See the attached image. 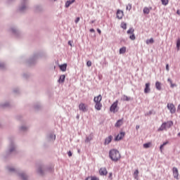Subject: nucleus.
Instances as JSON below:
<instances>
[{
  "label": "nucleus",
  "mask_w": 180,
  "mask_h": 180,
  "mask_svg": "<svg viewBox=\"0 0 180 180\" xmlns=\"http://www.w3.org/2000/svg\"><path fill=\"white\" fill-rule=\"evenodd\" d=\"M60 70H61L63 72H65L67 71V63H65L63 65H59Z\"/></svg>",
  "instance_id": "nucleus-15"
},
{
  "label": "nucleus",
  "mask_w": 180,
  "mask_h": 180,
  "mask_svg": "<svg viewBox=\"0 0 180 180\" xmlns=\"http://www.w3.org/2000/svg\"><path fill=\"white\" fill-rule=\"evenodd\" d=\"M10 151H11V153H12V151H13V149H11Z\"/></svg>",
  "instance_id": "nucleus-52"
},
{
  "label": "nucleus",
  "mask_w": 180,
  "mask_h": 180,
  "mask_svg": "<svg viewBox=\"0 0 180 180\" xmlns=\"http://www.w3.org/2000/svg\"><path fill=\"white\" fill-rule=\"evenodd\" d=\"M179 137H180V132L178 134Z\"/></svg>",
  "instance_id": "nucleus-53"
},
{
  "label": "nucleus",
  "mask_w": 180,
  "mask_h": 180,
  "mask_svg": "<svg viewBox=\"0 0 180 180\" xmlns=\"http://www.w3.org/2000/svg\"><path fill=\"white\" fill-rule=\"evenodd\" d=\"M127 34H131L129 39L131 40H136V35H134V29L130 28L127 30Z\"/></svg>",
  "instance_id": "nucleus-5"
},
{
  "label": "nucleus",
  "mask_w": 180,
  "mask_h": 180,
  "mask_svg": "<svg viewBox=\"0 0 180 180\" xmlns=\"http://www.w3.org/2000/svg\"><path fill=\"white\" fill-rule=\"evenodd\" d=\"M21 129H22V130H25V128H24V127H21Z\"/></svg>",
  "instance_id": "nucleus-51"
},
{
  "label": "nucleus",
  "mask_w": 180,
  "mask_h": 180,
  "mask_svg": "<svg viewBox=\"0 0 180 180\" xmlns=\"http://www.w3.org/2000/svg\"><path fill=\"white\" fill-rule=\"evenodd\" d=\"M79 22V17H77L75 20V23H78Z\"/></svg>",
  "instance_id": "nucleus-37"
},
{
  "label": "nucleus",
  "mask_w": 180,
  "mask_h": 180,
  "mask_svg": "<svg viewBox=\"0 0 180 180\" xmlns=\"http://www.w3.org/2000/svg\"><path fill=\"white\" fill-rule=\"evenodd\" d=\"M112 175L113 174H112V172L109 173V176H108L109 179L110 180L113 179Z\"/></svg>",
  "instance_id": "nucleus-34"
},
{
  "label": "nucleus",
  "mask_w": 180,
  "mask_h": 180,
  "mask_svg": "<svg viewBox=\"0 0 180 180\" xmlns=\"http://www.w3.org/2000/svg\"><path fill=\"white\" fill-rule=\"evenodd\" d=\"M136 130H139L140 129V125H136Z\"/></svg>",
  "instance_id": "nucleus-43"
},
{
  "label": "nucleus",
  "mask_w": 180,
  "mask_h": 180,
  "mask_svg": "<svg viewBox=\"0 0 180 180\" xmlns=\"http://www.w3.org/2000/svg\"><path fill=\"white\" fill-rule=\"evenodd\" d=\"M134 176L135 179H139V171L138 170H136L134 172Z\"/></svg>",
  "instance_id": "nucleus-30"
},
{
  "label": "nucleus",
  "mask_w": 180,
  "mask_h": 180,
  "mask_svg": "<svg viewBox=\"0 0 180 180\" xmlns=\"http://www.w3.org/2000/svg\"><path fill=\"white\" fill-rule=\"evenodd\" d=\"M155 88L158 89V91H161V82H155Z\"/></svg>",
  "instance_id": "nucleus-20"
},
{
  "label": "nucleus",
  "mask_w": 180,
  "mask_h": 180,
  "mask_svg": "<svg viewBox=\"0 0 180 180\" xmlns=\"http://www.w3.org/2000/svg\"><path fill=\"white\" fill-rule=\"evenodd\" d=\"M8 171H10V172L15 171V169L9 168Z\"/></svg>",
  "instance_id": "nucleus-44"
},
{
  "label": "nucleus",
  "mask_w": 180,
  "mask_h": 180,
  "mask_svg": "<svg viewBox=\"0 0 180 180\" xmlns=\"http://www.w3.org/2000/svg\"><path fill=\"white\" fill-rule=\"evenodd\" d=\"M86 65L87 67H91L92 65V62H91V60H88L86 62Z\"/></svg>",
  "instance_id": "nucleus-32"
},
{
  "label": "nucleus",
  "mask_w": 180,
  "mask_h": 180,
  "mask_svg": "<svg viewBox=\"0 0 180 180\" xmlns=\"http://www.w3.org/2000/svg\"><path fill=\"white\" fill-rule=\"evenodd\" d=\"M167 109H169L170 113L174 114L176 111L174 103H167Z\"/></svg>",
  "instance_id": "nucleus-6"
},
{
  "label": "nucleus",
  "mask_w": 180,
  "mask_h": 180,
  "mask_svg": "<svg viewBox=\"0 0 180 180\" xmlns=\"http://www.w3.org/2000/svg\"><path fill=\"white\" fill-rule=\"evenodd\" d=\"M125 133L124 132H120L115 139V141H119L124 137Z\"/></svg>",
  "instance_id": "nucleus-9"
},
{
  "label": "nucleus",
  "mask_w": 180,
  "mask_h": 180,
  "mask_svg": "<svg viewBox=\"0 0 180 180\" xmlns=\"http://www.w3.org/2000/svg\"><path fill=\"white\" fill-rule=\"evenodd\" d=\"M65 81V75H60L58 79V82H60V84H63L64 83Z\"/></svg>",
  "instance_id": "nucleus-18"
},
{
  "label": "nucleus",
  "mask_w": 180,
  "mask_h": 180,
  "mask_svg": "<svg viewBox=\"0 0 180 180\" xmlns=\"http://www.w3.org/2000/svg\"><path fill=\"white\" fill-rule=\"evenodd\" d=\"M127 51V48L126 46H123L121 49H120V54H124Z\"/></svg>",
  "instance_id": "nucleus-21"
},
{
  "label": "nucleus",
  "mask_w": 180,
  "mask_h": 180,
  "mask_svg": "<svg viewBox=\"0 0 180 180\" xmlns=\"http://www.w3.org/2000/svg\"><path fill=\"white\" fill-rule=\"evenodd\" d=\"M25 7H22V8H20V11H25Z\"/></svg>",
  "instance_id": "nucleus-48"
},
{
  "label": "nucleus",
  "mask_w": 180,
  "mask_h": 180,
  "mask_svg": "<svg viewBox=\"0 0 180 180\" xmlns=\"http://www.w3.org/2000/svg\"><path fill=\"white\" fill-rule=\"evenodd\" d=\"M91 140H92V138H90V139H89V137H86V140H85V142H86V143H88V142L91 141Z\"/></svg>",
  "instance_id": "nucleus-33"
},
{
  "label": "nucleus",
  "mask_w": 180,
  "mask_h": 180,
  "mask_svg": "<svg viewBox=\"0 0 180 180\" xmlns=\"http://www.w3.org/2000/svg\"><path fill=\"white\" fill-rule=\"evenodd\" d=\"M172 88H174V86L172 84Z\"/></svg>",
  "instance_id": "nucleus-54"
},
{
  "label": "nucleus",
  "mask_w": 180,
  "mask_h": 180,
  "mask_svg": "<svg viewBox=\"0 0 180 180\" xmlns=\"http://www.w3.org/2000/svg\"><path fill=\"white\" fill-rule=\"evenodd\" d=\"M68 44H69V46H70L71 47H72V44H71V41H68Z\"/></svg>",
  "instance_id": "nucleus-42"
},
{
  "label": "nucleus",
  "mask_w": 180,
  "mask_h": 180,
  "mask_svg": "<svg viewBox=\"0 0 180 180\" xmlns=\"http://www.w3.org/2000/svg\"><path fill=\"white\" fill-rule=\"evenodd\" d=\"M101 101L102 95L99 94L98 96L94 97V102L96 103L95 109H96V110H101V109H102V103H101Z\"/></svg>",
  "instance_id": "nucleus-2"
},
{
  "label": "nucleus",
  "mask_w": 180,
  "mask_h": 180,
  "mask_svg": "<svg viewBox=\"0 0 180 180\" xmlns=\"http://www.w3.org/2000/svg\"><path fill=\"white\" fill-rule=\"evenodd\" d=\"M124 14L123 13V11L117 10V19H122Z\"/></svg>",
  "instance_id": "nucleus-11"
},
{
  "label": "nucleus",
  "mask_w": 180,
  "mask_h": 180,
  "mask_svg": "<svg viewBox=\"0 0 180 180\" xmlns=\"http://www.w3.org/2000/svg\"><path fill=\"white\" fill-rule=\"evenodd\" d=\"M176 48H177V50L179 51V49H180V39L179 38L176 41Z\"/></svg>",
  "instance_id": "nucleus-29"
},
{
  "label": "nucleus",
  "mask_w": 180,
  "mask_h": 180,
  "mask_svg": "<svg viewBox=\"0 0 180 180\" xmlns=\"http://www.w3.org/2000/svg\"><path fill=\"white\" fill-rule=\"evenodd\" d=\"M4 66H5V65H4V63L0 64V68L4 67Z\"/></svg>",
  "instance_id": "nucleus-45"
},
{
  "label": "nucleus",
  "mask_w": 180,
  "mask_h": 180,
  "mask_svg": "<svg viewBox=\"0 0 180 180\" xmlns=\"http://www.w3.org/2000/svg\"><path fill=\"white\" fill-rule=\"evenodd\" d=\"M166 70L167 71H169V66L168 65V64L166 65Z\"/></svg>",
  "instance_id": "nucleus-38"
},
{
  "label": "nucleus",
  "mask_w": 180,
  "mask_h": 180,
  "mask_svg": "<svg viewBox=\"0 0 180 180\" xmlns=\"http://www.w3.org/2000/svg\"><path fill=\"white\" fill-rule=\"evenodd\" d=\"M119 103V101H116L114 102L110 108V111L112 112V113H116L117 112V105Z\"/></svg>",
  "instance_id": "nucleus-4"
},
{
  "label": "nucleus",
  "mask_w": 180,
  "mask_h": 180,
  "mask_svg": "<svg viewBox=\"0 0 180 180\" xmlns=\"http://www.w3.org/2000/svg\"><path fill=\"white\" fill-rule=\"evenodd\" d=\"M20 177H21V179H22V180L27 179V176H26V174H25L24 173L20 174Z\"/></svg>",
  "instance_id": "nucleus-28"
},
{
  "label": "nucleus",
  "mask_w": 180,
  "mask_h": 180,
  "mask_svg": "<svg viewBox=\"0 0 180 180\" xmlns=\"http://www.w3.org/2000/svg\"><path fill=\"white\" fill-rule=\"evenodd\" d=\"M75 2V0H69V1H68L66 2V4H65L66 8H69V6H70L71 4H74Z\"/></svg>",
  "instance_id": "nucleus-19"
},
{
  "label": "nucleus",
  "mask_w": 180,
  "mask_h": 180,
  "mask_svg": "<svg viewBox=\"0 0 180 180\" xmlns=\"http://www.w3.org/2000/svg\"><path fill=\"white\" fill-rule=\"evenodd\" d=\"M79 110H82V112H86V105L84 103H81L79 105Z\"/></svg>",
  "instance_id": "nucleus-10"
},
{
  "label": "nucleus",
  "mask_w": 180,
  "mask_h": 180,
  "mask_svg": "<svg viewBox=\"0 0 180 180\" xmlns=\"http://www.w3.org/2000/svg\"><path fill=\"white\" fill-rule=\"evenodd\" d=\"M112 139H113V136H109L108 137H107L104 142L105 146L110 144V143H111Z\"/></svg>",
  "instance_id": "nucleus-13"
},
{
  "label": "nucleus",
  "mask_w": 180,
  "mask_h": 180,
  "mask_svg": "<svg viewBox=\"0 0 180 180\" xmlns=\"http://www.w3.org/2000/svg\"><path fill=\"white\" fill-rule=\"evenodd\" d=\"M56 140V135L54 134H51L48 136V141H54Z\"/></svg>",
  "instance_id": "nucleus-14"
},
{
  "label": "nucleus",
  "mask_w": 180,
  "mask_h": 180,
  "mask_svg": "<svg viewBox=\"0 0 180 180\" xmlns=\"http://www.w3.org/2000/svg\"><path fill=\"white\" fill-rule=\"evenodd\" d=\"M174 126V122L167 121L166 122H163L160 127L158 129V131H163V130H167V129H169Z\"/></svg>",
  "instance_id": "nucleus-3"
},
{
  "label": "nucleus",
  "mask_w": 180,
  "mask_h": 180,
  "mask_svg": "<svg viewBox=\"0 0 180 180\" xmlns=\"http://www.w3.org/2000/svg\"><path fill=\"white\" fill-rule=\"evenodd\" d=\"M122 99H123V101H129L131 100V98H130V97H129L126 95H124L123 97H122Z\"/></svg>",
  "instance_id": "nucleus-23"
},
{
  "label": "nucleus",
  "mask_w": 180,
  "mask_h": 180,
  "mask_svg": "<svg viewBox=\"0 0 180 180\" xmlns=\"http://www.w3.org/2000/svg\"><path fill=\"white\" fill-rule=\"evenodd\" d=\"M99 174L101 176L108 175V169H106V167H101L99 169Z\"/></svg>",
  "instance_id": "nucleus-8"
},
{
  "label": "nucleus",
  "mask_w": 180,
  "mask_h": 180,
  "mask_svg": "<svg viewBox=\"0 0 180 180\" xmlns=\"http://www.w3.org/2000/svg\"><path fill=\"white\" fill-rule=\"evenodd\" d=\"M123 124V118L121 120H119L116 123H115V127H120Z\"/></svg>",
  "instance_id": "nucleus-17"
},
{
  "label": "nucleus",
  "mask_w": 180,
  "mask_h": 180,
  "mask_svg": "<svg viewBox=\"0 0 180 180\" xmlns=\"http://www.w3.org/2000/svg\"><path fill=\"white\" fill-rule=\"evenodd\" d=\"M150 147H151V142L143 144L144 148H150Z\"/></svg>",
  "instance_id": "nucleus-24"
},
{
  "label": "nucleus",
  "mask_w": 180,
  "mask_h": 180,
  "mask_svg": "<svg viewBox=\"0 0 180 180\" xmlns=\"http://www.w3.org/2000/svg\"><path fill=\"white\" fill-rule=\"evenodd\" d=\"M150 83H146L145 84V89H144V93L145 94H148L150 91H151V89H150Z\"/></svg>",
  "instance_id": "nucleus-12"
},
{
  "label": "nucleus",
  "mask_w": 180,
  "mask_h": 180,
  "mask_svg": "<svg viewBox=\"0 0 180 180\" xmlns=\"http://www.w3.org/2000/svg\"><path fill=\"white\" fill-rule=\"evenodd\" d=\"M109 157L115 162H117L121 158L120 153L116 149H112L109 151Z\"/></svg>",
  "instance_id": "nucleus-1"
},
{
  "label": "nucleus",
  "mask_w": 180,
  "mask_h": 180,
  "mask_svg": "<svg viewBox=\"0 0 180 180\" xmlns=\"http://www.w3.org/2000/svg\"><path fill=\"white\" fill-rule=\"evenodd\" d=\"M153 43H154V39L153 38H150L146 41V44H153Z\"/></svg>",
  "instance_id": "nucleus-25"
},
{
  "label": "nucleus",
  "mask_w": 180,
  "mask_h": 180,
  "mask_svg": "<svg viewBox=\"0 0 180 180\" xmlns=\"http://www.w3.org/2000/svg\"><path fill=\"white\" fill-rule=\"evenodd\" d=\"M173 176H174V178H175L176 179H179V173L178 172V168L176 167H173Z\"/></svg>",
  "instance_id": "nucleus-7"
},
{
  "label": "nucleus",
  "mask_w": 180,
  "mask_h": 180,
  "mask_svg": "<svg viewBox=\"0 0 180 180\" xmlns=\"http://www.w3.org/2000/svg\"><path fill=\"white\" fill-rule=\"evenodd\" d=\"M121 27L124 29V30H126L127 29V25L125 22L121 23Z\"/></svg>",
  "instance_id": "nucleus-27"
},
{
  "label": "nucleus",
  "mask_w": 180,
  "mask_h": 180,
  "mask_svg": "<svg viewBox=\"0 0 180 180\" xmlns=\"http://www.w3.org/2000/svg\"><path fill=\"white\" fill-rule=\"evenodd\" d=\"M176 13H177V15H180V11H179V10H177Z\"/></svg>",
  "instance_id": "nucleus-47"
},
{
  "label": "nucleus",
  "mask_w": 180,
  "mask_h": 180,
  "mask_svg": "<svg viewBox=\"0 0 180 180\" xmlns=\"http://www.w3.org/2000/svg\"><path fill=\"white\" fill-rule=\"evenodd\" d=\"M151 9H153V8H151V7H145L144 8H143V13L145 14V15H148V13H150V11H151Z\"/></svg>",
  "instance_id": "nucleus-16"
},
{
  "label": "nucleus",
  "mask_w": 180,
  "mask_h": 180,
  "mask_svg": "<svg viewBox=\"0 0 180 180\" xmlns=\"http://www.w3.org/2000/svg\"><path fill=\"white\" fill-rule=\"evenodd\" d=\"M68 155L69 157H72V153H71V151H69V152L68 153Z\"/></svg>",
  "instance_id": "nucleus-36"
},
{
  "label": "nucleus",
  "mask_w": 180,
  "mask_h": 180,
  "mask_svg": "<svg viewBox=\"0 0 180 180\" xmlns=\"http://www.w3.org/2000/svg\"><path fill=\"white\" fill-rule=\"evenodd\" d=\"M90 32L95 33V30H94L93 28L90 29Z\"/></svg>",
  "instance_id": "nucleus-39"
},
{
  "label": "nucleus",
  "mask_w": 180,
  "mask_h": 180,
  "mask_svg": "<svg viewBox=\"0 0 180 180\" xmlns=\"http://www.w3.org/2000/svg\"><path fill=\"white\" fill-rule=\"evenodd\" d=\"M97 32L99 34H101L102 31H101V30H99V28L97 29Z\"/></svg>",
  "instance_id": "nucleus-40"
},
{
  "label": "nucleus",
  "mask_w": 180,
  "mask_h": 180,
  "mask_svg": "<svg viewBox=\"0 0 180 180\" xmlns=\"http://www.w3.org/2000/svg\"><path fill=\"white\" fill-rule=\"evenodd\" d=\"M160 148L161 153H162V148H164V146H163L162 145H161L160 147Z\"/></svg>",
  "instance_id": "nucleus-41"
},
{
  "label": "nucleus",
  "mask_w": 180,
  "mask_h": 180,
  "mask_svg": "<svg viewBox=\"0 0 180 180\" xmlns=\"http://www.w3.org/2000/svg\"><path fill=\"white\" fill-rule=\"evenodd\" d=\"M177 110H178V112H179V110H180V104L178 105Z\"/></svg>",
  "instance_id": "nucleus-46"
},
{
  "label": "nucleus",
  "mask_w": 180,
  "mask_h": 180,
  "mask_svg": "<svg viewBox=\"0 0 180 180\" xmlns=\"http://www.w3.org/2000/svg\"><path fill=\"white\" fill-rule=\"evenodd\" d=\"M127 11H131V4H128L126 8Z\"/></svg>",
  "instance_id": "nucleus-31"
},
{
  "label": "nucleus",
  "mask_w": 180,
  "mask_h": 180,
  "mask_svg": "<svg viewBox=\"0 0 180 180\" xmlns=\"http://www.w3.org/2000/svg\"><path fill=\"white\" fill-rule=\"evenodd\" d=\"M169 141H167L165 143H163V144H162L164 147L165 146H167V144H169Z\"/></svg>",
  "instance_id": "nucleus-35"
},
{
  "label": "nucleus",
  "mask_w": 180,
  "mask_h": 180,
  "mask_svg": "<svg viewBox=\"0 0 180 180\" xmlns=\"http://www.w3.org/2000/svg\"><path fill=\"white\" fill-rule=\"evenodd\" d=\"M57 0H50L51 2H56Z\"/></svg>",
  "instance_id": "nucleus-49"
},
{
  "label": "nucleus",
  "mask_w": 180,
  "mask_h": 180,
  "mask_svg": "<svg viewBox=\"0 0 180 180\" xmlns=\"http://www.w3.org/2000/svg\"><path fill=\"white\" fill-rule=\"evenodd\" d=\"M85 180H99V178L96 176H89Z\"/></svg>",
  "instance_id": "nucleus-22"
},
{
  "label": "nucleus",
  "mask_w": 180,
  "mask_h": 180,
  "mask_svg": "<svg viewBox=\"0 0 180 180\" xmlns=\"http://www.w3.org/2000/svg\"><path fill=\"white\" fill-rule=\"evenodd\" d=\"M39 174H41V169H39Z\"/></svg>",
  "instance_id": "nucleus-50"
},
{
  "label": "nucleus",
  "mask_w": 180,
  "mask_h": 180,
  "mask_svg": "<svg viewBox=\"0 0 180 180\" xmlns=\"http://www.w3.org/2000/svg\"><path fill=\"white\" fill-rule=\"evenodd\" d=\"M161 2L162 5H165V6H167V5L169 4V0H161Z\"/></svg>",
  "instance_id": "nucleus-26"
}]
</instances>
